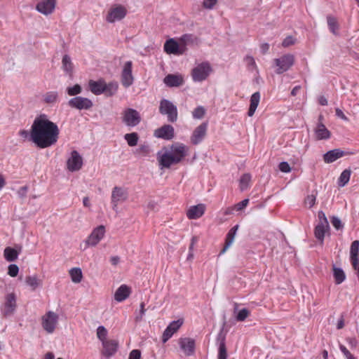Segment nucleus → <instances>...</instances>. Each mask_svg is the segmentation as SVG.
<instances>
[{"mask_svg": "<svg viewBox=\"0 0 359 359\" xmlns=\"http://www.w3.org/2000/svg\"><path fill=\"white\" fill-rule=\"evenodd\" d=\"M59 128L46 115L35 118L32 125V142L39 148H47L55 144L58 139Z\"/></svg>", "mask_w": 359, "mask_h": 359, "instance_id": "nucleus-1", "label": "nucleus"}, {"mask_svg": "<svg viewBox=\"0 0 359 359\" xmlns=\"http://www.w3.org/2000/svg\"><path fill=\"white\" fill-rule=\"evenodd\" d=\"M188 151V147L181 142H175L169 148H163L157 154L161 168H169L172 165L180 163L187 156Z\"/></svg>", "mask_w": 359, "mask_h": 359, "instance_id": "nucleus-2", "label": "nucleus"}, {"mask_svg": "<svg viewBox=\"0 0 359 359\" xmlns=\"http://www.w3.org/2000/svg\"><path fill=\"white\" fill-rule=\"evenodd\" d=\"M213 69L209 62L196 63L191 70V77L194 83H202L212 74Z\"/></svg>", "mask_w": 359, "mask_h": 359, "instance_id": "nucleus-3", "label": "nucleus"}, {"mask_svg": "<svg viewBox=\"0 0 359 359\" xmlns=\"http://www.w3.org/2000/svg\"><path fill=\"white\" fill-rule=\"evenodd\" d=\"M106 235V228L104 225H99L92 230L83 243L80 245L81 249L86 250L88 248L96 247Z\"/></svg>", "mask_w": 359, "mask_h": 359, "instance_id": "nucleus-4", "label": "nucleus"}, {"mask_svg": "<svg viewBox=\"0 0 359 359\" xmlns=\"http://www.w3.org/2000/svg\"><path fill=\"white\" fill-rule=\"evenodd\" d=\"M128 10L126 6L115 4L111 5L108 9L105 20L108 23H115L121 21L127 15Z\"/></svg>", "mask_w": 359, "mask_h": 359, "instance_id": "nucleus-5", "label": "nucleus"}, {"mask_svg": "<svg viewBox=\"0 0 359 359\" xmlns=\"http://www.w3.org/2000/svg\"><path fill=\"white\" fill-rule=\"evenodd\" d=\"M17 309V296L15 292L7 293L1 305V313L4 317L13 316Z\"/></svg>", "mask_w": 359, "mask_h": 359, "instance_id": "nucleus-6", "label": "nucleus"}, {"mask_svg": "<svg viewBox=\"0 0 359 359\" xmlns=\"http://www.w3.org/2000/svg\"><path fill=\"white\" fill-rule=\"evenodd\" d=\"M59 316L54 311H49L41 316V326L48 334H53L57 327Z\"/></svg>", "mask_w": 359, "mask_h": 359, "instance_id": "nucleus-7", "label": "nucleus"}, {"mask_svg": "<svg viewBox=\"0 0 359 359\" xmlns=\"http://www.w3.org/2000/svg\"><path fill=\"white\" fill-rule=\"evenodd\" d=\"M122 122L128 127H135L141 121L140 113L132 108H126L121 113Z\"/></svg>", "mask_w": 359, "mask_h": 359, "instance_id": "nucleus-8", "label": "nucleus"}, {"mask_svg": "<svg viewBox=\"0 0 359 359\" xmlns=\"http://www.w3.org/2000/svg\"><path fill=\"white\" fill-rule=\"evenodd\" d=\"M294 61V57L292 54H286L278 58H276L273 60L276 73L280 74L287 71L293 65Z\"/></svg>", "mask_w": 359, "mask_h": 359, "instance_id": "nucleus-9", "label": "nucleus"}, {"mask_svg": "<svg viewBox=\"0 0 359 359\" xmlns=\"http://www.w3.org/2000/svg\"><path fill=\"white\" fill-rule=\"evenodd\" d=\"M128 192L127 189L115 187L111 191V202L114 210H117L118 205L127 201Z\"/></svg>", "mask_w": 359, "mask_h": 359, "instance_id": "nucleus-10", "label": "nucleus"}, {"mask_svg": "<svg viewBox=\"0 0 359 359\" xmlns=\"http://www.w3.org/2000/svg\"><path fill=\"white\" fill-rule=\"evenodd\" d=\"M160 112L168 116L169 121L174 122L177 118V111L176 107L167 100H162L159 107Z\"/></svg>", "mask_w": 359, "mask_h": 359, "instance_id": "nucleus-11", "label": "nucleus"}, {"mask_svg": "<svg viewBox=\"0 0 359 359\" xmlns=\"http://www.w3.org/2000/svg\"><path fill=\"white\" fill-rule=\"evenodd\" d=\"M83 166V158L76 151H72L67 161V168L70 172L79 171Z\"/></svg>", "mask_w": 359, "mask_h": 359, "instance_id": "nucleus-12", "label": "nucleus"}, {"mask_svg": "<svg viewBox=\"0 0 359 359\" xmlns=\"http://www.w3.org/2000/svg\"><path fill=\"white\" fill-rule=\"evenodd\" d=\"M133 63L131 61L124 62L121 72V83L126 87L130 86L134 81V77L132 74Z\"/></svg>", "mask_w": 359, "mask_h": 359, "instance_id": "nucleus-13", "label": "nucleus"}, {"mask_svg": "<svg viewBox=\"0 0 359 359\" xmlns=\"http://www.w3.org/2000/svg\"><path fill=\"white\" fill-rule=\"evenodd\" d=\"M68 104L69 107L79 110H88L93 105V102L90 99L80 96L70 99Z\"/></svg>", "mask_w": 359, "mask_h": 359, "instance_id": "nucleus-14", "label": "nucleus"}, {"mask_svg": "<svg viewBox=\"0 0 359 359\" xmlns=\"http://www.w3.org/2000/svg\"><path fill=\"white\" fill-rule=\"evenodd\" d=\"M56 4V0H41L37 3L36 10L44 15H49L54 12Z\"/></svg>", "mask_w": 359, "mask_h": 359, "instance_id": "nucleus-15", "label": "nucleus"}, {"mask_svg": "<svg viewBox=\"0 0 359 359\" xmlns=\"http://www.w3.org/2000/svg\"><path fill=\"white\" fill-rule=\"evenodd\" d=\"M208 129V124L203 123L197 126L192 133L191 136V142L193 144H198L205 137Z\"/></svg>", "mask_w": 359, "mask_h": 359, "instance_id": "nucleus-16", "label": "nucleus"}, {"mask_svg": "<svg viewBox=\"0 0 359 359\" xmlns=\"http://www.w3.org/2000/svg\"><path fill=\"white\" fill-rule=\"evenodd\" d=\"M164 50L168 54L182 55L184 52L178 39H170L164 44Z\"/></svg>", "mask_w": 359, "mask_h": 359, "instance_id": "nucleus-17", "label": "nucleus"}, {"mask_svg": "<svg viewBox=\"0 0 359 359\" xmlns=\"http://www.w3.org/2000/svg\"><path fill=\"white\" fill-rule=\"evenodd\" d=\"M174 128L170 125H164L157 128L154 132V137L166 140H172L174 137Z\"/></svg>", "mask_w": 359, "mask_h": 359, "instance_id": "nucleus-18", "label": "nucleus"}, {"mask_svg": "<svg viewBox=\"0 0 359 359\" xmlns=\"http://www.w3.org/2000/svg\"><path fill=\"white\" fill-rule=\"evenodd\" d=\"M179 344L181 350L183 351L185 355L190 356L194 353L195 351V340L189 338H181L179 340Z\"/></svg>", "mask_w": 359, "mask_h": 359, "instance_id": "nucleus-19", "label": "nucleus"}, {"mask_svg": "<svg viewBox=\"0 0 359 359\" xmlns=\"http://www.w3.org/2000/svg\"><path fill=\"white\" fill-rule=\"evenodd\" d=\"M102 353L107 358H109L114 355L117 351L118 343L114 339H108L102 343Z\"/></svg>", "mask_w": 359, "mask_h": 359, "instance_id": "nucleus-20", "label": "nucleus"}, {"mask_svg": "<svg viewBox=\"0 0 359 359\" xmlns=\"http://www.w3.org/2000/svg\"><path fill=\"white\" fill-rule=\"evenodd\" d=\"M205 209V205L203 203L190 206L187 211V216L189 219H198L204 215Z\"/></svg>", "mask_w": 359, "mask_h": 359, "instance_id": "nucleus-21", "label": "nucleus"}, {"mask_svg": "<svg viewBox=\"0 0 359 359\" xmlns=\"http://www.w3.org/2000/svg\"><path fill=\"white\" fill-rule=\"evenodd\" d=\"M182 323L183 321L181 320H174L170 323L163 334V342H166L180 329Z\"/></svg>", "mask_w": 359, "mask_h": 359, "instance_id": "nucleus-22", "label": "nucleus"}, {"mask_svg": "<svg viewBox=\"0 0 359 359\" xmlns=\"http://www.w3.org/2000/svg\"><path fill=\"white\" fill-rule=\"evenodd\" d=\"M131 293V288L126 285H121L114 292V299L117 302H121L126 300Z\"/></svg>", "mask_w": 359, "mask_h": 359, "instance_id": "nucleus-23", "label": "nucleus"}, {"mask_svg": "<svg viewBox=\"0 0 359 359\" xmlns=\"http://www.w3.org/2000/svg\"><path fill=\"white\" fill-rule=\"evenodd\" d=\"M163 81L169 87H177L183 84L184 79L180 74H168L164 78Z\"/></svg>", "mask_w": 359, "mask_h": 359, "instance_id": "nucleus-24", "label": "nucleus"}, {"mask_svg": "<svg viewBox=\"0 0 359 359\" xmlns=\"http://www.w3.org/2000/svg\"><path fill=\"white\" fill-rule=\"evenodd\" d=\"M315 137L318 140H327L330 137V132L325 126L321 123H318L314 130Z\"/></svg>", "mask_w": 359, "mask_h": 359, "instance_id": "nucleus-25", "label": "nucleus"}, {"mask_svg": "<svg viewBox=\"0 0 359 359\" xmlns=\"http://www.w3.org/2000/svg\"><path fill=\"white\" fill-rule=\"evenodd\" d=\"M261 99V95L259 92L254 93L250 99V107L248 111V115L251 117L252 116L259 104Z\"/></svg>", "mask_w": 359, "mask_h": 359, "instance_id": "nucleus-26", "label": "nucleus"}, {"mask_svg": "<svg viewBox=\"0 0 359 359\" xmlns=\"http://www.w3.org/2000/svg\"><path fill=\"white\" fill-rule=\"evenodd\" d=\"M344 154V151L340 149H333L325 154L323 159L325 163H330L342 157Z\"/></svg>", "mask_w": 359, "mask_h": 359, "instance_id": "nucleus-27", "label": "nucleus"}, {"mask_svg": "<svg viewBox=\"0 0 359 359\" xmlns=\"http://www.w3.org/2000/svg\"><path fill=\"white\" fill-rule=\"evenodd\" d=\"M89 88L90 90L95 95H100L104 93V80H98L93 81L90 80L89 81Z\"/></svg>", "mask_w": 359, "mask_h": 359, "instance_id": "nucleus-28", "label": "nucleus"}, {"mask_svg": "<svg viewBox=\"0 0 359 359\" xmlns=\"http://www.w3.org/2000/svg\"><path fill=\"white\" fill-rule=\"evenodd\" d=\"M26 285L34 291L42 285V280L36 275L28 276L25 278Z\"/></svg>", "mask_w": 359, "mask_h": 359, "instance_id": "nucleus-29", "label": "nucleus"}, {"mask_svg": "<svg viewBox=\"0 0 359 359\" xmlns=\"http://www.w3.org/2000/svg\"><path fill=\"white\" fill-rule=\"evenodd\" d=\"M330 230L329 224H318L315 228L314 234L316 238L321 243L323 242L325 233Z\"/></svg>", "mask_w": 359, "mask_h": 359, "instance_id": "nucleus-30", "label": "nucleus"}, {"mask_svg": "<svg viewBox=\"0 0 359 359\" xmlns=\"http://www.w3.org/2000/svg\"><path fill=\"white\" fill-rule=\"evenodd\" d=\"M238 225H236L230 229V231H229V233H227V236H226L225 245H224V248L222 249L221 253H224L230 248V246L233 244V243L234 242V238H235L236 232L238 231Z\"/></svg>", "mask_w": 359, "mask_h": 359, "instance_id": "nucleus-31", "label": "nucleus"}, {"mask_svg": "<svg viewBox=\"0 0 359 359\" xmlns=\"http://www.w3.org/2000/svg\"><path fill=\"white\" fill-rule=\"evenodd\" d=\"M178 41L184 52H185L187 46L194 44L196 41V38L192 34H186L179 38Z\"/></svg>", "mask_w": 359, "mask_h": 359, "instance_id": "nucleus-32", "label": "nucleus"}, {"mask_svg": "<svg viewBox=\"0 0 359 359\" xmlns=\"http://www.w3.org/2000/svg\"><path fill=\"white\" fill-rule=\"evenodd\" d=\"M19 252L14 248L6 247L4 250V257L7 262H14L18 257Z\"/></svg>", "mask_w": 359, "mask_h": 359, "instance_id": "nucleus-33", "label": "nucleus"}, {"mask_svg": "<svg viewBox=\"0 0 359 359\" xmlns=\"http://www.w3.org/2000/svg\"><path fill=\"white\" fill-rule=\"evenodd\" d=\"M71 280L74 283H79L83 278L82 271L79 267L72 268L69 271Z\"/></svg>", "mask_w": 359, "mask_h": 359, "instance_id": "nucleus-34", "label": "nucleus"}, {"mask_svg": "<svg viewBox=\"0 0 359 359\" xmlns=\"http://www.w3.org/2000/svg\"><path fill=\"white\" fill-rule=\"evenodd\" d=\"M118 85L116 82H110L106 83L104 82V93L107 96L114 95L118 90Z\"/></svg>", "mask_w": 359, "mask_h": 359, "instance_id": "nucleus-35", "label": "nucleus"}, {"mask_svg": "<svg viewBox=\"0 0 359 359\" xmlns=\"http://www.w3.org/2000/svg\"><path fill=\"white\" fill-rule=\"evenodd\" d=\"M351 171L349 170H344L340 175L338 179V185L341 187H344L350 180Z\"/></svg>", "mask_w": 359, "mask_h": 359, "instance_id": "nucleus-36", "label": "nucleus"}, {"mask_svg": "<svg viewBox=\"0 0 359 359\" xmlns=\"http://www.w3.org/2000/svg\"><path fill=\"white\" fill-rule=\"evenodd\" d=\"M62 69L66 73L71 74L72 72L73 64L71 61L70 57L68 55H65L63 57L62 60Z\"/></svg>", "mask_w": 359, "mask_h": 359, "instance_id": "nucleus-37", "label": "nucleus"}, {"mask_svg": "<svg viewBox=\"0 0 359 359\" xmlns=\"http://www.w3.org/2000/svg\"><path fill=\"white\" fill-rule=\"evenodd\" d=\"M124 139L130 147H135L137 144L139 137L136 133H131L126 134Z\"/></svg>", "mask_w": 359, "mask_h": 359, "instance_id": "nucleus-38", "label": "nucleus"}, {"mask_svg": "<svg viewBox=\"0 0 359 359\" xmlns=\"http://www.w3.org/2000/svg\"><path fill=\"white\" fill-rule=\"evenodd\" d=\"M334 277L337 284L341 283L346 278L344 272L339 268L334 267L333 269Z\"/></svg>", "mask_w": 359, "mask_h": 359, "instance_id": "nucleus-39", "label": "nucleus"}, {"mask_svg": "<svg viewBox=\"0 0 359 359\" xmlns=\"http://www.w3.org/2000/svg\"><path fill=\"white\" fill-rule=\"evenodd\" d=\"M327 25L332 33L335 35L338 34L339 26L334 18L331 16L327 17Z\"/></svg>", "mask_w": 359, "mask_h": 359, "instance_id": "nucleus-40", "label": "nucleus"}, {"mask_svg": "<svg viewBox=\"0 0 359 359\" xmlns=\"http://www.w3.org/2000/svg\"><path fill=\"white\" fill-rule=\"evenodd\" d=\"M108 331L104 326H99L97 329V337L99 340L103 343L104 341L108 340L107 337Z\"/></svg>", "mask_w": 359, "mask_h": 359, "instance_id": "nucleus-41", "label": "nucleus"}, {"mask_svg": "<svg viewBox=\"0 0 359 359\" xmlns=\"http://www.w3.org/2000/svg\"><path fill=\"white\" fill-rule=\"evenodd\" d=\"M251 180V176L249 174H244L240 179V187L241 190H245L248 188Z\"/></svg>", "mask_w": 359, "mask_h": 359, "instance_id": "nucleus-42", "label": "nucleus"}, {"mask_svg": "<svg viewBox=\"0 0 359 359\" xmlns=\"http://www.w3.org/2000/svg\"><path fill=\"white\" fill-rule=\"evenodd\" d=\"M244 61L248 68L250 71L257 70V65L254 57L251 55H247L244 58Z\"/></svg>", "mask_w": 359, "mask_h": 359, "instance_id": "nucleus-43", "label": "nucleus"}, {"mask_svg": "<svg viewBox=\"0 0 359 359\" xmlns=\"http://www.w3.org/2000/svg\"><path fill=\"white\" fill-rule=\"evenodd\" d=\"M82 88L80 85L76 84L74 86L68 87L67 88V93L70 96H75L81 93Z\"/></svg>", "mask_w": 359, "mask_h": 359, "instance_id": "nucleus-44", "label": "nucleus"}, {"mask_svg": "<svg viewBox=\"0 0 359 359\" xmlns=\"http://www.w3.org/2000/svg\"><path fill=\"white\" fill-rule=\"evenodd\" d=\"M219 0H203L202 6L206 10H213Z\"/></svg>", "mask_w": 359, "mask_h": 359, "instance_id": "nucleus-45", "label": "nucleus"}, {"mask_svg": "<svg viewBox=\"0 0 359 359\" xmlns=\"http://www.w3.org/2000/svg\"><path fill=\"white\" fill-rule=\"evenodd\" d=\"M46 103H54L57 101V93L56 92H48L43 97Z\"/></svg>", "mask_w": 359, "mask_h": 359, "instance_id": "nucleus-46", "label": "nucleus"}, {"mask_svg": "<svg viewBox=\"0 0 359 359\" xmlns=\"http://www.w3.org/2000/svg\"><path fill=\"white\" fill-rule=\"evenodd\" d=\"M205 112V109L203 107L199 106L192 111L193 118L196 119H201L203 117Z\"/></svg>", "mask_w": 359, "mask_h": 359, "instance_id": "nucleus-47", "label": "nucleus"}, {"mask_svg": "<svg viewBox=\"0 0 359 359\" xmlns=\"http://www.w3.org/2000/svg\"><path fill=\"white\" fill-rule=\"evenodd\" d=\"M249 314V310H248L247 309H242L238 312L236 318L238 321H243L248 318Z\"/></svg>", "mask_w": 359, "mask_h": 359, "instance_id": "nucleus-48", "label": "nucleus"}, {"mask_svg": "<svg viewBox=\"0 0 359 359\" xmlns=\"http://www.w3.org/2000/svg\"><path fill=\"white\" fill-rule=\"evenodd\" d=\"M359 241H355L351 243L350 249L351 257H358Z\"/></svg>", "mask_w": 359, "mask_h": 359, "instance_id": "nucleus-49", "label": "nucleus"}, {"mask_svg": "<svg viewBox=\"0 0 359 359\" xmlns=\"http://www.w3.org/2000/svg\"><path fill=\"white\" fill-rule=\"evenodd\" d=\"M227 358V353L225 344L224 343H221L219 347L217 359H226Z\"/></svg>", "mask_w": 359, "mask_h": 359, "instance_id": "nucleus-50", "label": "nucleus"}, {"mask_svg": "<svg viewBox=\"0 0 359 359\" xmlns=\"http://www.w3.org/2000/svg\"><path fill=\"white\" fill-rule=\"evenodd\" d=\"M19 272V267L16 264H10L8 267V274L11 277H16Z\"/></svg>", "mask_w": 359, "mask_h": 359, "instance_id": "nucleus-51", "label": "nucleus"}, {"mask_svg": "<svg viewBox=\"0 0 359 359\" xmlns=\"http://www.w3.org/2000/svg\"><path fill=\"white\" fill-rule=\"evenodd\" d=\"M332 224L333 226L337 229H342L344 227V225L341 221V219L337 217H332L331 219Z\"/></svg>", "mask_w": 359, "mask_h": 359, "instance_id": "nucleus-52", "label": "nucleus"}, {"mask_svg": "<svg viewBox=\"0 0 359 359\" xmlns=\"http://www.w3.org/2000/svg\"><path fill=\"white\" fill-rule=\"evenodd\" d=\"M339 349L344 354L346 359H357L355 358L351 352L342 344L339 345Z\"/></svg>", "mask_w": 359, "mask_h": 359, "instance_id": "nucleus-53", "label": "nucleus"}, {"mask_svg": "<svg viewBox=\"0 0 359 359\" xmlns=\"http://www.w3.org/2000/svg\"><path fill=\"white\" fill-rule=\"evenodd\" d=\"M18 134L23 139V140H29L32 141V129L30 131L27 130H21L19 131Z\"/></svg>", "mask_w": 359, "mask_h": 359, "instance_id": "nucleus-54", "label": "nucleus"}, {"mask_svg": "<svg viewBox=\"0 0 359 359\" xmlns=\"http://www.w3.org/2000/svg\"><path fill=\"white\" fill-rule=\"evenodd\" d=\"M316 198L313 194L308 196L305 199V205L309 208L313 207L316 202Z\"/></svg>", "mask_w": 359, "mask_h": 359, "instance_id": "nucleus-55", "label": "nucleus"}, {"mask_svg": "<svg viewBox=\"0 0 359 359\" xmlns=\"http://www.w3.org/2000/svg\"><path fill=\"white\" fill-rule=\"evenodd\" d=\"M318 224H329L327 217L323 211H319L318 213Z\"/></svg>", "mask_w": 359, "mask_h": 359, "instance_id": "nucleus-56", "label": "nucleus"}, {"mask_svg": "<svg viewBox=\"0 0 359 359\" xmlns=\"http://www.w3.org/2000/svg\"><path fill=\"white\" fill-rule=\"evenodd\" d=\"M294 43H295L294 39L291 36H288L283 41L282 45L284 47H287L291 45H293Z\"/></svg>", "mask_w": 359, "mask_h": 359, "instance_id": "nucleus-57", "label": "nucleus"}, {"mask_svg": "<svg viewBox=\"0 0 359 359\" xmlns=\"http://www.w3.org/2000/svg\"><path fill=\"white\" fill-rule=\"evenodd\" d=\"M248 203H249V200L248 198L244 199L241 202H240V203H237L236 205H235L234 209H236L238 211V210H242L243 209H244L248 205Z\"/></svg>", "mask_w": 359, "mask_h": 359, "instance_id": "nucleus-58", "label": "nucleus"}, {"mask_svg": "<svg viewBox=\"0 0 359 359\" xmlns=\"http://www.w3.org/2000/svg\"><path fill=\"white\" fill-rule=\"evenodd\" d=\"M279 169L283 172H289L291 170L290 165L287 162H282L279 164Z\"/></svg>", "mask_w": 359, "mask_h": 359, "instance_id": "nucleus-59", "label": "nucleus"}, {"mask_svg": "<svg viewBox=\"0 0 359 359\" xmlns=\"http://www.w3.org/2000/svg\"><path fill=\"white\" fill-rule=\"evenodd\" d=\"M141 356L140 351L138 350H133L129 355L128 359H140Z\"/></svg>", "mask_w": 359, "mask_h": 359, "instance_id": "nucleus-60", "label": "nucleus"}, {"mask_svg": "<svg viewBox=\"0 0 359 359\" xmlns=\"http://www.w3.org/2000/svg\"><path fill=\"white\" fill-rule=\"evenodd\" d=\"M336 116L339 117V118L344 120L346 121H348V119L346 117V116L344 114V112L339 108H337L335 109Z\"/></svg>", "mask_w": 359, "mask_h": 359, "instance_id": "nucleus-61", "label": "nucleus"}, {"mask_svg": "<svg viewBox=\"0 0 359 359\" xmlns=\"http://www.w3.org/2000/svg\"><path fill=\"white\" fill-rule=\"evenodd\" d=\"M145 313V309H144V303L142 302L140 304V315L136 317V320L139 321L141 320L143 316Z\"/></svg>", "mask_w": 359, "mask_h": 359, "instance_id": "nucleus-62", "label": "nucleus"}, {"mask_svg": "<svg viewBox=\"0 0 359 359\" xmlns=\"http://www.w3.org/2000/svg\"><path fill=\"white\" fill-rule=\"evenodd\" d=\"M269 50V44L267 43H264L260 45V50L263 54H265Z\"/></svg>", "mask_w": 359, "mask_h": 359, "instance_id": "nucleus-63", "label": "nucleus"}, {"mask_svg": "<svg viewBox=\"0 0 359 359\" xmlns=\"http://www.w3.org/2000/svg\"><path fill=\"white\" fill-rule=\"evenodd\" d=\"M352 264L355 269H357L359 266V258L358 257H351Z\"/></svg>", "mask_w": 359, "mask_h": 359, "instance_id": "nucleus-64", "label": "nucleus"}]
</instances>
